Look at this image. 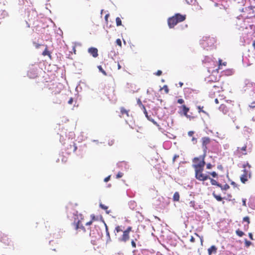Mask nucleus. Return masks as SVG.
I'll return each mask as SVG.
<instances>
[{
    "label": "nucleus",
    "instance_id": "nucleus-28",
    "mask_svg": "<svg viewBox=\"0 0 255 255\" xmlns=\"http://www.w3.org/2000/svg\"><path fill=\"white\" fill-rule=\"evenodd\" d=\"M98 68L99 69V71L102 72L104 75L106 76L107 73L106 71L102 68L101 66H98Z\"/></svg>",
    "mask_w": 255,
    "mask_h": 255
},
{
    "label": "nucleus",
    "instance_id": "nucleus-16",
    "mask_svg": "<svg viewBox=\"0 0 255 255\" xmlns=\"http://www.w3.org/2000/svg\"><path fill=\"white\" fill-rule=\"evenodd\" d=\"M217 252V248L213 245L208 249V254L209 255H212L213 254H215Z\"/></svg>",
    "mask_w": 255,
    "mask_h": 255
},
{
    "label": "nucleus",
    "instance_id": "nucleus-20",
    "mask_svg": "<svg viewBox=\"0 0 255 255\" xmlns=\"http://www.w3.org/2000/svg\"><path fill=\"white\" fill-rule=\"evenodd\" d=\"M208 179L210 180V182H211V183L212 185H216L219 187V186H220L221 184L219 183L216 180H215L213 178H211L210 177H209V178H208Z\"/></svg>",
    "mask_w": 255,
    "mask_h": 255
},
{
    "label": "nucleus",
    "instance_id": "nucleus-27",
    "mask_svg": "<svg viewBox=\"0 0 255 255\" xmlns=\"http://www.w3.org/2000/svg\"><path fill=\"white\" fill-rule=\"evenodd\" d=\"M116 21L117 26H120L122 25V20L120 17H117L116 19Z\"/></svg>",
    "mask_w": 255,
    "mask_h": 255
},
{
    "label": "nucleus",
    "instance_id": "nucleus-56",
    "mask_svg": "<svg viewBox=\"0 0 255 255\" xmlns=\"http://www.w3.org/2000/svg\"><path fill=\"white\" fill-rule=\"evenodd\" d=\"M215 102L216 103V104H219V101L217 99H216L215 100Z\"/></svg>",
    "mask_w": 255,
    "mask_h": 255
},
{
    "label": "nucleus",
    "instance_id": "nucleus-59",
    "mask_svg": "<svg viewBox=\"0 0 255 255\" xmlns=\"http://www.w3.org/2000/svg\"><path fill=\"white\" fill-rule=\"evenodd\" d=\"M40 45H39V44H37V45L36 46V47L37 48H38L39 47Z\"/></svg>",
    "mask_w": 255,
    "mask_h": 255
},
{
    "label": "nucleus",
    "instance_id": "nucleus-42",
    "mask_svg": "<svg viewBox=\"0 0 255 255\" xmlns=\"http://www.w3.org/2000/svg\"><path fill=\"white\" fill-rule=\"evenodd\" d=\"M91 221H92V222H93L94 221L96 220V218L94 214H92V215H91Z\"/></svg>",
    "mask_w": 255,
    "mask_h": 255
},
{
    "label": "nucleus",
    "instance_id": "nucleus-44",
    "mask_svg": "<svg viewBox=\"0 0 255 255\" xmlns=\"http://www.w3.org/2000/svg\"><path fill=\"white\" fill-rule=\"evenodd\" d=\"M131 246L133 248H136V244L133 240H132L131 242Z\"/></svg>",
    "mask_w": 255,
    "mask_h": 255
},
{
    "label": "nucleus",
    "instance_id": "nucleus-9",
    "mask_svg": "<svg viewBox=\"0 0 255 255\" xmlns=\"http://www.w3.org/2000/svg\"><path fill=\"white\" fill-rule=\"evenodd\" d=\"M66 150L68 153L74 152L77 149V147L74 142H71L69 145L66 146Z\"/></svg>",
    "mask_w": 255,
    "mask_h": 255
},
{
    "label": "nucleus",
    "instance_id": "nucleus-18",
    "mask_svg": "<svg viewBox=\"0 0 255 255\" xmlns=\"http://www.w3.org/2000/svg\"><path fill=\"white\" fill-rule=\"evenodd\" d=\"M42 55L46 56L48 55L50 58H51V53L48 50L47 45L45 46V48L43 52H42Z\"/></svg>",
    "mask_w": 255,
    "mask_h": 255
},
{
    "label": "nucleus",
    "instance_id": "nucleus-8",
    "mask_svg": "<svg viewBox=\"0 0 255 255\" xmlns=\"http://www.w3.org/2000/svg\"><path fill=\"white\" fill-rule=\"evenodd\" d=\"M202 146L204 152V154H206V152L207 150V145L211 142V139L209 137H203L201 138Z\"/></svg>",
    "mask_w": 255,
    "mask_h": 255
},
{
    "label": "nucleus",
    "instance_id": "nucleus-10",
    "mask_svg": "<svg viewBox=\"0 0 255 255\" xmlns=\"http://www.w3.org/2000/svg\"><path fill=\"white\" fill-rule=\"evenodd\" d=\"M0 241L6 246L10 245L11 242L7 235L2 233L0 234Z\"/></svg>",
    "mask_w": 255,
    "mask_h": 255
},
{
    "label": "nucleus",
    "instance_id": "nucleus-32",
    "mask_svg": "<svg viewBox=\"0 0 255 255\" xmlns=\"http://www.w3.org/2000/svg\"><path fill=\"white\" fill-rule=\"evenodd\" d=\"M100 207L103 210H107L108 209V207L102 204V203L100 204Z\"/></svg>",
    "mask_w": 255,
    "mask_h": 255
},
{
    "label": "nucleus",
    "instance_id": "nucleus-3",
    "mask_svg": "<svg viewBox=\"0 0 255 255\" xmlns=\"http://www.w3.org/2000/svg\"><path fill=\"white\" fill-rule=\"evenodd\" d=\"M251 165L248 162L243 164V173L240 177V180L242 183L246 184L249 179L252 178V174L251 170Z\"/></svg>",
    "mask_w": 255,
    "mask_h": 255
},
{
    "label": "nucleus",
    "instance_id": "nucleus-4",
    "mask_svg": "<svg viewBox=\"0 0 255 255\" xmlns=\"http://www.w3.org/2000/svg\"><path fill=\"white\" fill-rule=\"evenodd\" d=\"M186 18V14H181L179 13H176L168 18V25L170 28H173L178 23L184 21Z\"/></svg>",
    "mask_w": 255,
    "mask_h": 255
},
{
    "label": "nucleus",
    "instance_id": "nucleus-52",
    "mask_svg": "<svg viewBox=\"0 0 255 255\" xmlns=\"http://www.w3.org/2000/svg\"><path fill=\"white\" fill-rule=\"evenodd\" d=\"M109 16V14H107L105 16V20L107 22H108V18Z\"/></svg>",
    "mask_w": 255,
    "mask_h": 255
},
{
    "label": "nucleus",
    "instance_id": "nucleus-19",
    "mask_svg": "<svg viewBox=\"0 0 255 255\" xmlns=\"http://www.w3.org/2000/svg\"><path fill=\"white\" fill-rule=\"evenodd\" d=\"M137 104L138 105H139V106L141 108H144V113L145 114L146 116H147V113L146 112V109H145V107H144V106L142 104V102L141 101H140V99H138L137 100Z\"/></svg>",
    "mask_w": 255,
    "mask_h": 255
},
{
    "label": "nucleus",
    "instance_id": "nucleus-23",
    "mask_svg": "<svg viewBox=\"0 0 255 255\" xmlns=\"http://www.w3.org/2000/svg\"><path fill=\"white\" fill-rule=\"evenodd\" d=\"M213 196L218 201H221L222 200V198L220 195L216 194L214 192L213 193Z\"/></svg>",
    "mask_w": 255,
    "mask_h": 255
},
{
    "label": "nucleus",
    "instance_id": "nucleus-61",
    "mask_svg": "<svg viewBox=\"0 0 255 255\" xmlns=\"http://www.w3.org/2000/svg\"><path fill=\"white\" fill-rule=\"evenodd\" d=\"M153 123H154L155 125H157V123H156V122H153Z\"/></svg>",
    "mask_w": 255,
    "mask_h": 255
},
{
    "label": "nucleus",
    "instance_id": "nucleus-60",
    "mask_svg": "<svg viewBox=\"0 0 255 255\" xmlns=\"http://www.w3.org/2000/svg\"><path fill=\"white\" fill-rule=\"evenodd\" d=\"M180 86H182V85H183V83H180Z\"/></svg>",
    "mask_w": 255,
    "mask_h": 255
},
{
    "label": "nucleus",
    "instance_id": "nucleus-22",
    "mask_svg": "<svg viewBox=\"0 0 255 255\" xmlns=\"http://www.w3.org/2000/svg\"><path fill=\"white\" fill-rule=\"evenodd\" d=\"M219 187L222 190H227L230 188V186L227 184H225L224 185H222L221 184H220V186H219Z\"/></svg>",
    "mask_w": 255,
    "mask_h": 255
},
{
    "label": "nucleus",
    "instance_id": "nucleus-43",
    "mask_svg": "<svg viewBox=\"0 0 255 255\" xmlns=\"http://www.w3.org/2000/svg\"><path fill=\"white\" fill-rule=\"evenodd\" d=\"M194 132L193 131H189L188 132V134L189 136H193V135L194 134Z\"/></svg>",
    "mask_w": 255,
    "mask_h": 255
},
{
    "label": "nucleus",
    "instance_id": "nucleus-36",
    "mask_svg": "<svg viewBox=\"0 0 255 255\" xmlns=\"http://www.w3.org/2000/svg\"><path fill=\"white\" fill-rule=\"evenodd\" d=\"M124 174L122 172H119L116 175L117 178H120L123 176Z\"/></svg>",
    "mask_w": 255,
    "mask_h": 255
},
{
    "label": "nucleus",
    "instance_id": "nucleus-53",
    "mask_svg": "<svg viewBox=\"0 0 255 255\" xmlns=\"http://www.w3.org/2000/svg\"><path fill=\"white\" fill-rule=\"evenodd\" d=\"M243 205L244 206H246V199H243Z\"/></svg>",
    "mask_w": 255,
    "mask_h": 255
},
{
    "label": "nucleus",
    "instance_id": "nucleus-5",
    "mask_svg": "<svg viewBox=\"0 0 255 255\" xmlns=\"http://www.w3.org/2000/svg\"><path fill=\"white\" fill-rule=\"evenodd\" d=\"M179 108L178 113L181 116H184L187 118L191 120V119H193V117H192L189 115H188V113L189 111V108L186 106L185 105L183 104L181 106H180Z\"/></svg>",
    "mask_w": 255,
    "mask_h": 255
},
{
    "label": "nucleus",
    "instance_id": "nucleus-58",
    "mask_svg": "<svg viewBox=\"0 0 255 255\" xmlns=\"http://www.w3.org/2000/svg\"><path fill=\"white\" fill-rule=\"evenodd\" d=\"M118 69H120L121 68V66L120 65V64H118Z\"/></svg>",
    "mask_w": 255,
    "mask_h": 255
},
{
    "label": "nucleus",
    "instance_id": "nucleus-51",
    "mask_svg": "<svg viewBox=\"0 0 255 255\" xmlns=\"http://www.w3.org/2000/svg\"><path fill=\"white\" fill-rule=\"evenodd\" d=\"M190 241L192 243L195 242V239L193 237H191L190 239Z\"/></svg>",
    "mask_w": 255,
    "mask_h": 255
},
{
    "label": "nucleus",
    "instance_id": "nucleus-40",
    "mask_svg": "<svg viewBox=\"0 0 255 255\" xmlns=\"http://www.w3.org/2000/svg\"><path fill=\"white\" fill-rule=\"evenodd\" d=\"M192 141L193 144H196L197 142V139L196 137H192Z\"/></svg>",
    "mask_w": 255,
    "mask_h": 255
},
{
    "label": "nucleus",
    "instance_id": "nucleus-25",
    "mask_svg": "<svg viewBox=\"0 0 255 255\" xmlns=\"http://www.w3.org/2000/svg\"><path fill=\"white\" fill-rule=\"evenodd\" d=\"M218 62H219V67H218L219 69H220L221 66H222V65L226 66V65H227V62H223L222 59H219Z\"/></svg>",
    "mask_w": 255,
    "mask_h": 255
},
{
    "label": "nucleus",
    "instance_id": "nucleus-7",
    "mask_svg": "<svg viewBox=\"0 0 255 255\" xmlns=\"http://www.w3.org/2000/svg\"><path fill=\"white\" fill-rule=\"evenodd\" d=\"M236 154L238 155L239 157L247 155L248 154L247 143L245 144L242 147H238L236 151Z\"/></svg>",
    "mask_w": 255,
    "mask_h": 255
},
{
    "label": "nucleus",
    "instance_id": "nucleus-37",
    "mask_svg": "<svg viewBox=\"0 0 255 255\" xmlns=\"http://www.w3.org/2000/svg\"><path fill=\"white\" fill-rule=\"evenodd\" d=\"M195 235L196 236H197V237H199V238H200V242H201V245H203V237H200V236L198 234H197V233H195Z\"/></svg>",
    "mask_w": 255,
    "mask_h": 255
},
{
    "label": "nucleus",
    "instance_id": "nucleus-29",
    "mask_svg": "<svg viewBox=\"0 0 255 255\" xmlns=\"http://www.w3.org/2000/svg\"><path fill=\"white\" fill-rule=\"evenodd\" d=\"M105 226H106V235H107V237L108 238V239L110 240L111 238H110V233L108 230V226H107V225L106 224H105Z\"/></svg>",
    "mask_w": 255,
    "mask_h": 255
},
{
    "label": "nucleus",
    "instance_id": "nucleus-46",
    "mask_svg": "<svg viewBox=\"0 0 255 255\" xmlns=\"http://www.w3.org/2000/svg\"><path fill=\"white\" fill-rule=\"evenodd\" d=\"M155 74L157 76H160L162 74V71L161 70H158Z\"/></svg>",
    "mask_w": 255,
    "mask_h": 255
},
{
    "label": "nucleus",
    "instance_id": "nucleus-12",
    "mask_svg": "<svg viewBox=\"0 0 255 255\" xmlns=\"http://www.w3.org/2000/svg\"><path fill=\"white\" fill-rule=\"evenodd\" d=\"M88 51L94 58H96L98 56V50L96 48L90 47L88 49Z\"/></svg>",
    "mask_w": 255,
    "mask_h": 255
},
{
    "label": "nucleus",
    "instance_id": "nucleus-14",
    "mask_svg": "<svg viewBox=\"0 0 255 255\" xmlns=\"http://www.w3.org/2000/svg\"><path fill=\"white\" fill-rule=\"evenodd\" d=\"M214 92H220L223 91L222 83H218L213 86Z\"/></svg>",
    "mask_w": 255,
    "mask_h": 255
},
{
    "label": "nucleus",
    "instance_id": "nucleus-48",
    "mask_svg": "<svg viewBox=\"0 0 255 255\" xmlns=\"http://www.w3.org/2000/svg\"><path fill=\"white\" fill-rule=\"evenodd\" d=\"M249 237L250 238V239L252 240H254V238H253V235L252 234V233H249Z\"/></svg>",
    "mask_w": 255,
    "mask_h": 255
},
{
    "label": "nucleus",
    "instance_id": "nucleus-31",
    "mask_svg": "<svg viewBox=\"0 0 255 255\" xmlns=\"http://www.w3.org/2000/svg\"><path fill=\"white\" fill-rule=\"evenodd\" d=\"M162 89L164 91L166 94H168L169 93V89L167 85H164L162 88Z\"/></svg>",
    "mask_w": 255,
    "mask_h": 255
},
{
    "label": "nucleus",
    "instance_id": "nucleus-30",
    "mask_svg": "<svg viewBox=\"0 0 255 255\" xmlns=\"http://www.w3.org/2000/svg\"><path fill=\"white\" fill-rule=\"evenodd\" d=\"M115 231L117 232V233H119V232H122L123 231V229L122 228V226H118L116 227L115 228Z\"/></svg>",
    "mask_w": 255,
    "mask_h": 255
},
{
    "label": "nucleus",
    "instance_id": "nucleus-26",
    "mask_svg": "<svg viewBox=\"0 0 255 255\" xmlns=\"http://www.w3.org/2000/svg\"><path fill=\"white\" fill-rule=\"evenodd\" d=\"M252 244V242L248 241L247 239H245V245L247 248H249Z\"/></svg>",
    "mask_w": 255,
    "mask_h": 255
},
{
    "label": "nucleus",
    "instance_id": "nucleus-45",
    "mask_svg": "<svg viewBox=\"0 0 255 255\" xmlns=\"http://www.w3.org/2000/svg\"><path fill=\"white\" fill-rule=\"evenodd\" d=\"M5 12L4 11H0V16H1V18H3L5 16Z\"/></svg>",
    "mask_w": 255,
    "mask_h": 255
},
{
    "label": "nucleus",
    "instance_id": "nucleus-35",
    "mask_svg": "<svg viewBox=\"0 0 255 255\" xmlns=\"http://www.w3.org/2000/svg\"><path fill=\"white\" fill-rule=\"evenodd\" d=\"M177 103L183 105L185 103L184 100L182 99H179L177 100Z\"/></svg>",
    "mask_w": 255,
    "mask_h": 255
},
{
    "label": "nucleus",
    "instance_id": "nucleus-57",
    "mask_svg": "<svg viewBox=\"0 0 255 255\" xmlns=\"http://www.w3.org/2000/svg\"><path fill=\"white\" fill-rule=\"evenodd\" d=\"M231 184L234 185V186H236V184L235 182L233 181L231 182Z\"/></svg>",
    "mask_w": 255,
    "mask_h": 255
},
{
    "label": "nucleus",
    "instance_id": "nucleus-54",
    "mask_svg": "<svg viewBox=\"0 0 255 255\" xmlns=\"http://www.w3.org/2000/svg\"><path fill=\"white\" fill-rule=\"evenodd\" d=\"M72 103H73V99L71 98H70V99L69 100V101H68V103H69V104H72Z\"/></svg>",
    "mask_w": 255,
    "mask_h": 255
},
{
    "label": "nucleus",
    "instance_id": "nucleus-15",
    "mask_svg": "<svg viewBox=\"0 0 255 255\" xmlns=\"http://www.w3.org/2000/svg\"><path fill=\"white\" fill-rule=\"evenodd\" d=\"M74 226H75V229L76 230L81 229L82 231H83L84 232H86L85 227L83 226V225L81 224V222L79 220H78L76 223L74 224Z\"/></svg>",
    "mask_w": 255,
    "mask_h": 255
},
{
    "label": "nucleus",
    "instance_id": "nucleus-11",
    "mask_svg": "<svg viewBox=\"0 0 255 255\" xmlns=\"http://www.w3.org/2000/svg\"><path fill=\"white\" fill-rule=\"evenodd\" d=\"M120 117H125V116L126 117H128L129 116V113L130 112V110L129 109H127L124 107H122L120 109Z\"/></svg>",
    "mask_w": 255,
    "mask_h": 255
},
{
    "label": "nucleus",
    "instance_id": "nucleus-39",
    "mask_svg": "<svg viewBox=\"0 0 255 255\" xmlns=\"http://www.w3.org/2000/svg\"><path fill=\"white\" fill-rule=\"evenodd\" d=\"M210 174H211L213 177H217L218 175L217 173L215 171L212 172L211 173H209Z\"/></svg>",
    "mask_w": 255,
    "mask_h": 255
},
{
    "label": "nucleus",
    "instance_id": "nucleus-6",
    "mask_svg": "<svg viewBox=\"0 0 255 255\" xmlns=\"http://www.w3.org/2000/svg\"><path fill=\"white\" fill-rule=\"evenodd\" d=\"M132 230V227L130 226L128 227L126 230L123 231V234L119 240L120 242H126L129 239V233Z\"/></svg>",
    "mask_w": 255,
    "mask_h": 255
},
{
    "label": "nucleus",
    "instance_id": "nucleus-1",
    "mask_svg": "<svg viewBox=\"0 0 255 255\" xmlns=\"http://www.w3.org/2000/svg\"><path fill=\"white\" fill-rule=\"evenodd\" d=\"M205 154L199 157H194L192 160V167L195 171V178L200 181L204 182L209 178V175L204 173L203 170L205 165Z\"/></svg>",
    "mask_w": 255,
    "mask_h": 255
},
{
    "label": "nucleus",
    "instance_id": "nucleus-34",
    "mask_svg": "<svg viewBox=\"0 0 255 255\" xmlns=\"http://www.w3.org/2000/svg\"><path fill=\"white\" fill-rule=\"evenodd\" d=\"M243 221L248 223V224H250V218L248 216L245 217L243 218Z\"/></svg>",
    "mask_w": 255,
    "mask_h": 255
},
{
    "label": "nucleus",
    "instance_id": "nucleus-24",
    "mask_svg": "<svg viewBox=\"0 0 255 255\" xmlns=\"http://www.w3.org/2000/svg\"><path fill=\"white\" fill-rule=\"evenodd\" d=\"M236 233L238 236L240 237L243 236V235H244V233L243 231H241L240 229H238L237 230H236Z\"/></svg>",
    "mask_w": 255,
    "mask_h": 255
},
{
    "label": "nucleus",
    "instance_id": "nucleus-41",
    "mask_svg": "<svg viewBox=\"0 0 255 255\" xmlns=\"http://www.w3.org/2000/svg\"><path fill=\"white\" fill-rule=\"evenodd\" d=\"M212 168V165L211 163H208L206 165V168L208 169H211Z\"/></svg>",
    "mask_w": 255,
    "mask_h": 255
},
{
    "label": "nucleus",
    "instance_id": "nucleus-50",
    "mask_svg": "<svg viewBox=\"0 0 255 255\" xmlns=\"http://www.w3.org/2000/svg\"><path fill=\"white\" fill-rule=\"evenodd\" d=\"M93 222L92 221H90L89 222H88L86 223V226H90L92 224Z\"/></svg>",
    "mask_w": 255,
    "mask_h": 255
},
{
    "label": "nucleus",
    "instance_id": "nucleus-49",
    "mask_svg": "<svg viewBox=\"0 0 255 255\" xmlns=\"http://www.w3.org/2000/svg\"><path fill=\"white\" fill-rule=\"evenodd\" d=\"M179 157V155H175L173 158V162H174L176 158Z\"/></svg>",
    "mask_w": 255,
    "mask_h": 255
},
{
    "label": "nucleus",
    "instance_id": "nucleus-47",
    "mask_svg": "<svg viewBox=\"0 0 255 255\" xmlns=\"http://www.w3.org/2000/svg\"><path fill=\"white\" fill-rule=\"evenodd\" d=\"M110 177H111V176H108V177H106L105 179H104V181L107 182L108 181H109L110 179Z\"/></svg>",
    "mask_w": 255,
    "mask_h": 255
},
{
    "label": "nucleus",
    "instance_id": "nucleus-17",
    "mask_svg": "<svg viewBox=\"0 0 255 255\" xmlns=\"http://www.w3.org/2000/svg\"><path fill=\"white\" fill-rule=\"evenodd\" d=\"M223 72L226 76H231L234 74V70L233 69H228L223 71Z\"/></svg>",
    "mask_w": 255,
    "mask_h": 255
},
{
    "label": "nucleus",
    "instance_id": "nucleus-21",
    "mask_svg": "<svg viewBox=\"0 0 255 255\" xmlns=\"http://www.w3.org/2000/svg\"><path fill=\"white\" fill-rule=\"evenodd\" d=\"M180 199V195L178 192L174 193L173 197V200L174 201H179Z\"/></svg>",
    "mask_w": 255,
    "mask_h": 255
},
{
    "label": "nucleus",
    "instance_id": "nucleus-13",
    "mask_svg": "<svg viewBox=\"0 0 255 255\" xmlns=\"http://www.w3.org/2000/svg\"><path fill=\"white\" fill-rule=\"evenodd\" d=\"M27 75L30 78H35L37 76V73L35 69L31 68L28 71Z\"/></svg>",
    "mask_w": 255,
    "mask_h": 255
},
{
    "label": "nucleus",
    "instance_id": "nucleus-38",
    "mask_svg": "<svg viewBox=\"0 0 255 255\" xmlns=\"http://www.w3.org/2000/svg\"><path fill=\"white\" fill-rule=\"evenodd\" d=\"M198 109L199 110V113H205L204 111L202 110L203 108V107H201L200 106H199L197 107Z\"/></svg>",
    "mask_w": 255,
    "mask_h": 255
},
{
    "label": "nucleus",
    "instance_id": "nucleus-2",
    "mask_svg": "<svg viewBox=\"0 0 255 255\" xmlns=\"http://www.w3.org/2000/svg\"><path fill=\"white\" fill-rule=\"evenodd\" d=\"M237 108V106L234 101L226 100L220 106L219 110L223 114L230 116L231 114L236 112Z\"/></svg>",
    "mask_w": 255,
    "mask_h": 255
},
{
    "label": "nucleus",
    "instance_id": "nucleus-33",
    "mask_svg": "<svg viewBox=\"0 0 255 255\" xmlns=\"http://www.w3.org/2000/svg\"><path fill=\"white\" fill-rule=\"evenodd\" d=\"M117 45H118L120 47H122V41L120 39H117L116 41Z\"/></svg>",
    "mask_w": 255,
    "mask_h": 255
},
{
    "label": "nucleus",
    "instance_id": "nucleus-55",
    "mask_svg": "<svg viewBox=\"0 0 255 255\" xmlns=\"http://www.w3.org/2000/svg\"><path fill=\"white\" fill-rule=\"evenodd\" d=\"M252 46H253L254 49L255 50V40L253 41Z\"/></svg>",
    "mask_w": 255,
    "mask_h": 255
}]
</instances>
